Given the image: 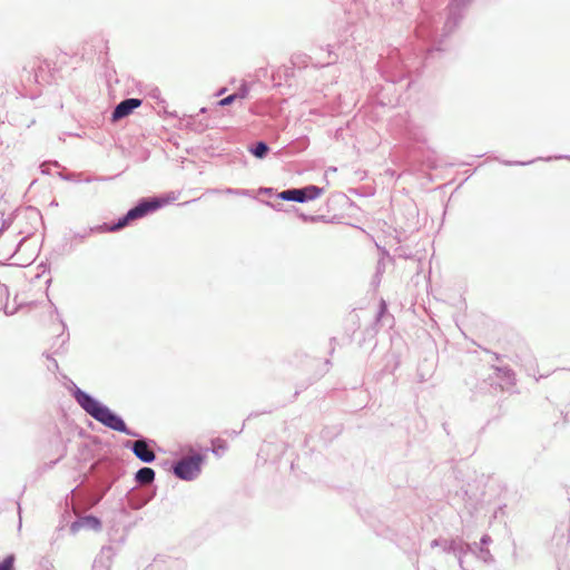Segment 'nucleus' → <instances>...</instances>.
I'll return each mask as SVG.
<instances>
[{
  "instance_id": "nucleus-2",
  "label": "nucleus",
  "mask_w": 570,
  "mask_h": 570,
  "mask_svg": "<svg viewBox=\"0 0 570 570\" xmlns=\"http://www.w3.org/2000/svg\"><path fill=\"white\" fill-rule=\"evenodd\" d=\"M165 202L159 200L157 198L142 200L139 203L136 207L131 208L125 217L119 219V222L114 225L110 230H118L124 228L129 222H132L135 219L141 218L146 216L147 214L157 210L163 206Z\"/></svg>"
},
{
  "instance_id": "nucleus-5",
  "label": "nucleus",
  "mask_w": 570,
  "mask_h": 570,
  "mask_svg": "<svg viewBox=\"0 0 570 570\" xmlns=\"http://www.w3.org/2000/svg\"><path fill=\"white\" fill-rule=\"evenodd\" d=\"M134 454L142 462H153L156 458L154 451L145 440H138L132 444Z\"/></svg>"
},
{
  "instance_id": "nucleus-10",
  "label": "nucleus",
  "mask_w": 570,
  "mask_h": 570,
  "mask_svg": "<svg viewBox=\"0 0 570 570\" xmlns=\"http://www.w3.org/2000/svg\"><path fill=\"white\" fill-rule=\"evenodd\" d=\"M14 557L8 556L1 563L0 570H13Z\"/></svg>"
},
{
  "instance_id": "nucleus-7",
  "label": "nucleus",
  "mask_w": 570,
  "mask_h": 570,
  "mask_svg": "<svg viewBox=\"0 0 570 570\" xmlns=\"http://www.w3.org/2000/svg\"><path fill=\"white\" fill-rule=\"evenodd\" d=\"M279 198H282L284 200H293V202L304 203L302 189L284 190L279 194Z\"/></svg>"
},
{
  "instance_id": "nucleus-9",
  "label": "nucleus",
  "mask_w": 570,
  "mask_h": 570,
  "mask_svg": "<svg viewBox=\"0 0 570 570\" xmlns=\"http://www.w3.org/2000/svg\"><path fill=\"white\" fill-rule=\"evenodd\" d=\"M267 151H268V146L263 141L257 142L255 148L252 149V153L257 158H263L267 154Z\"/></svg>"
},
{
  "instance_id": "nucleus-3",
  "label": "nucleus",
  "mask_w": 570,
  "mask_h": 570,
  "mask_svg": "<svg viewBox=\"0 0 570 570\" xmlns=\"http://www.w3.org/2000/svg\"><path fill=\"white\" fill-rule=\"evenodd\" d=\"M200 470L199 458H188L178 462L174 469L175 474L184 480H191Z\"/></svg>"
},
{
  "instance_id": "nucleus-1",
  "label": "nucleus",
  "mask_w": 570,
  "mask_h": 570,
  "mask_svg": "<svg viewBox=\"0 0 570 570\" xmlns=\"http://www.w3.org/2000/svg\"><path fill=\"white\" fill-rule=\"evenodd\" d=\"M75 397L79 405L94 419L102 423L104 425L118 431L127 432L125 422L108 407L101 405L98 401L91 397L89 394L78 390Z\"/></svg>"
},
{
  "instance_id": "nucleus-4",
  "label": "nucleus",
  "mask_w": 570,
  "mask_h": 570,
  "mask_svg": "<svg viewBox=\"0 0 570 570\" xmlns=\"http://www.w3.org/2000/svg\"><path fill=\"white\" fill-rule=\"evenodd\" d=\"M141 105L140 99L129 98L122 100L112 111L111 120L118 121L124 117L129 116L136 108Z\"/></svg>"
},
{
  "instance_id": "nucleus-11",
  "label": "nucleus",
  "mask_w": 570,
  "mask_h": 570,
  "mask_svg": "<svg viewBox=\"0 0 570 570\" xmlns=\"http://www.w3.org/2000/svg\"><path fill=\"white\" fill-rule=\"evenodd\" d=\"M243 99H244V97H243V96H242V97H239V96H237V95H230V96H228V97H226V98H224V99L219 100V101L217 102V105H218V106H227V105L232 104V102H233V101H235V100H240V101L243 102Z\"/></svg>"
},
{
  "instance_id": "nucleus-8",
  "label": "nucleus",
  "mask_w": 570,
  "mask_h": 570,
  "mask_svg": "<svg viewBox=\"0 0 570 570\" xmlns=\"http://www.w3.org/2000/svg\"><path fill=\"white\" fill-rule=\"evenodd\" d=\"M304 202L312 200L320 197L323 194V189L317 186H307L302 188Z\"/></svg>"
},
{
  "instance_id": "nucleus-6",
  "label": "nucleus",
  "mask_w": 570,
  "mask_h": 570,
  "mask_svg": "<svg viewBox=\"0 0 570 570\" xmlns=\"http://www.w3.org/2000/svg\"><path fill=\"white\" fill-rule=\"evenodd\" d=\"M154 479L155 472L150 468H141L136 473V481L141 485L150 484L154 481Z\"/></svg>"
}]
</instances>
